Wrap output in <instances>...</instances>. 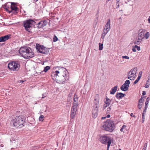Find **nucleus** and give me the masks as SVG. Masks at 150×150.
<instances>
[{"mask_svg":"<svg viewBox=\"0 0 150 150\" xmlns=\"http://www.w3.org/2000/svg\"><path fill=\"white\" fill-rule=\"evenodd\" d=\"M68 73L67 71L65 69L61 67H59L58 71H56L54 72L51 76L53 75L56 76L55 80L57 82L61 83H63L67 79V74Z\"/></svg>","mask_w":150,"mask_h":150,"instance_id":"f257e3e1","label":"nucleus"},{"mask_svg":"<svg viewBox=\"0 0 150 150\" xmlns=\"http://www.w3.org/2000/svg\"><path fill=\"white\" fill-rule=\"evenodd\" d=\"M109 105L108 104H106L105 103V104L103 105V109L104 110Z\"/></svg>","mask_w":150,"mask_h":150,"instance_id":"79ce46f5","label":"nucleus"},{"mask_svg":"<svg viewBox=\"0 0 150 150\" xmlns=\"http://www.w3.org/2000/svg\"><path fill=\"white\" fill-rule=\"evenodd\" d=\"M125 96L126 94H124L122 93H116L115 97L117 99H120Z\"/></svg>","mask_w":150,"mask_h":150,"instance_id":"dca6fc26","label":"nucleus"},{"mask_svg":"<svg viewBox=\"0 0 150 150\" xmlns=\"http://www.w3.org/2000/svg\"><path fill=\"white\" fill-rule=\"evenodd\" d=\"M36 23V22L34 20L29 19L28 20L24 21L23 25L25 30L30 32L29 28L31 27L33 24Z\"/></svg>","mask_w":150,"mask_h":150,"instance_id":"0eeeda50","label":"nucleus"},{"mask_svg":"<svg viewBox=\"0 0 150 150\" xmlns=\"http://www.w3.org/2000/svg\"><path fill=\"white\" fill-rule=\"evenodd\" d=\"M142 99H144L146 97V96H142ZM143 100H144V99H143Z\"/></svg>","mask_w":150,"mask_h":150,"instance_id":"4d7b16f0","label":"nucleus"},{"mask_svg":"<svg viewBox=\"0 0 150 150\" xmlns=\"http://www.w3.org/2000/svg\"><path fill=\"white\" fill-rule=\"evenodd\" d=\"M53 41L54 42H55L57 40L58 38L56 36H54V37L53 39Z\"/></svg>","mask_w":150,"mask_h":150,"instance_id":"c9c22d12","label":"nucleus"},{"mask_svg":"<svg viewBox=\"0 0 150 150\" xmlns=\"http://www.w3.org/2000/svg\"><path fill=\"white\" fill-rule=\"evenodd\" d=\"M40 22L41 23L40 26L39 27L40 28L45 26L47 24V21L45 20L42 21H40Z\"/></svg>","mask_w":150,"mask_h":150,"instance_id":"6ab92c4d","label":"nucleus"},{"mask_svg":"<svg viewBox=\"0 0 150 150\" xmlns=\"http://www.w3.org/2000/svg\"><path fill=\"white\" fill-rule=\"evenodd\" d=\"M116 0L117 2H119V1H120V0Z\"/></svg>","mask_w":150,"mask_h":150,"instance_id":"69168bd1","label":"nucleus"},{"mask_svg":"<svg viewBox=\"0 0 150 150\" xmlns=\"http://www.w3.org/2000/svg\"><path fill=\"white\" fill-rule=\"evenodd\" d=\"M110 19H108L107 23H106L105 27V29H106V28H108L109 29V30H110Z\"/></svg>","mask_w":150,"mask_h":150,"instance_id":"aec40b11","label":"nucleus"},{"mask_svg":"<svg viewBox=\"0 0 150 150\" xmlns=\"http://www.w3.org/2000/svg\"><path fill=\"white\" fill-rule=\"evenodd\" d=\"M117 86L116 85L112 87L110 91V94H114L117 90Z\"/></svg>","mask_w":150,"mask_h":150,"instance_id":"a211bd4d","label":"nucleus"},{"mask_svg":"<svg viewBox=\"0 0 150 150\" xmlns=\"http://www.w3.org/2000/svg\"><path fill=\"white\" fill-rule=\"evenodd\" d=\"M10 35H7L4 36H1L0 38L2 42H4L9 39L10 38Z\"/></svg>","mask_w":150,"mask_h":150,"instance_id":"f3484780","label":"nucleus"},{"mask_svg":"<svg viewBox=\"0 0 150 150\" xmlns=\"http://www.w3.org/2000/svg\"><path fill=\"white\" fill-rule=\"evenodd\" d=\"M114 122L110 120H107L104 122L102 127V129L110 132H112L115 129V125Z\"/></svg>","mask_w":150,"mask_h":150,"instance_id":"7ed1b4c3","label":"nucleus"},{"mask_svg":"<svg viewBox=\"0 0 150 150\" xmlns=\"http://www.w3.org/2000/svg\"><path fill=\"white\" fill-rule=\"evenodd\" d=\"M100 142L103 144H108L109 142L111 143V140L110 137L107 136H103L100 137Z\"/></svg>","mask_w":150,"mask_h":150,"instance_id":"9b49d317","label":"nucleus"},{"mask_svg":"<svg viewBox=\"0 0 150 150\" xmlns=\"http://www.w3.org/2000/svg\"><path fill=\"white\" fill-rule=\"evenodd\" d=\"M145 115H144V113H142V123H143L144 122V119H145Z\"/></svg>","mask_w":150,"mask_h":150,"instance_id":"e433bc0d","label":"nucleus"},{"mask_svg":"<svg viewBox=\"0 0 150 150\" xmlns=\"http://www.w3.org/2000/svg\"><path fill=\"white\" fill-rule=\"evenodd\" d=\"M98 17H96L94 21V23L95 24V25H96L97 23L98 22Z\"/></svg>","mask_w":150,"mask_h":150,"instance_id":"7c9ffc66","label":"nucleus"},{"mask_svg":"<svg viewBox=\"0 0 150 150\" xmlns=\"http://www.w3.org/2000/svg\"><path fill=\"white\" fill-rule=\"evenodd\" d=\"M146 91H143L142 92V94L144 96L146 94Z\"/></svg>","mask_w":150,"mask_h":150,"instance_id":"3c124183","label":"nucleus"},{"mask_svg":"<svg viewBox=\"0 0 150 150\" xmlns=\"http://www.w3.org/2000/svg\"><path fill=\"white\" fill-rule=\"evenodd\" d=\"M149 32H147L145 34L144 37L146 38V39H147L149 37Z\"/></svg>","mask_w":150,"mask_h":150,"instance_id":"cd10ccee","label":"nucleus"},{"mask_svg":"<svg viewBox=\"0 0 150 150\" xmlns=\"http://www.w3.org/2000/svg\"><path fill=\"white\" fill-rule=\"evenodd\" d=\"M145 31V30L143 29H141L139 30L138 38L139 40L142 41V39L144 38V34Z\"/></svg>","mask_w":150,"mask_h":150,"instance_id":"ddd939ff","label":"nucleus"},{"mask_svg":"<svg viewBox=\"0 0 150 150\" xmlns=\"http://www.w3.org/2000/svg\"><path fill=\"white\" fill-rule=\"evenodd\" d=\"M137 69L136 67L132 69L130 71L128 72L127 76H132V77H136V74L137 73Z\"/></svg>","mask_w":150,"mask_h":150,"instance_id":"4468645a","label":"nucleus"},{"mask_svg":"<svg viewBox=\"0 0 150 150\" xmlns=\"http://www.w3.org/2000/svg\"><path fill=\"white\" fill-rule=\"evenodd\" d=\"M126 126L125 125H123L122 127V128H123L124 129H125V128H126Z\"/></svg>","mask_w":150,"mask_h":150,"instance_id":"864d4df0","label":"nucleus"},{"mask_svg":"<svg viewBox=\"0 0 150 150\" xmlns=\"http://www.w3.org/2000/svg\"><path fill=\"white\" fill-rule=\"evenodd\" d=\"M135 77H132V76H128V79H129L131 80H133L134 79Z\"/></svg>","mask_w":150,"mask_h":150,"instance_id":"72a5a7b5","label":"nucleus"},{"mask_svg":"<svg viewBox=\"0 0 150 150\" xmlns=\"http://www.w3.org/2000/svg\"><path fill=\"white\" fill-rule=\"evenodd\" d=\"M16 3L11 2V10H9V13H12L13 14H17L19 11V8L17 7Z\"/></svg>","mask_w":150,"mask_h":150,"instance_id":"9d476101","label":"nucleus"},{"mask_svg":"<svg viewBox=\"0 0 150 150\" xmlns=\"http://www.w3.org/2000/svg\"><path fill=\"white\" fill-rule=\"evenodd\" d=\"M99 50H101L103 48V44L99 43Z\"/></svg>","mask_w":150,"mask_h":150,"instance_id":"c756f323","label":"nucleus"},{"mask_svg":"<svg viewBox=\"0 0 150 150\" xmlns=\"http://www.w3.org/2000/svg\"><path fill=\"white\" fill-rule=\"evenodd\" d=\"M142 104H140L139 103H138V108H139V109H140L142 108Z\"/></svg>","mask_w":150,"mask_h":150,"instance_id":"4c0bfd02","label":"nucleus"},{"mask_svg":"<svg viewBox=\"0 0 150 150\" xmlns=\"http://www.w3.org/2000/svg\"><path fill=\"white\" fill-rule=\"evenodd\" d=\"M109 30H110L108 28H106V29L104 28L103 33H105L106 34Z\"/></svg>","mask_w":150,"mask_h":150,"instance_id":"bb28decb","label":"nucleus"},{"mask_svg":"<svg viewBox=\"0 0 150 150\" xmlns=\"http://www.w3.org/2000/svg\"><path fill=\"white\" fill-rule=\"evenodd\" d=\"M130 83V81L129 80H126L125 83L121 87V90L125 91H127L128 89Z\"/></svg>","mask_w":150,"mask_h":150,"instance_id":"f8f14e48","label":"nucleus"},{"mask_svg":"<svg viewBox=\"0 0 150 150\" xmlns=\"http://www.w3.org/2000/svg\"><path fill=\"white\" fill-rule=\"evenodd\" d=\"M115 150H121V149H115Z\"/></svg>","mask_w":150,"mask_h":150,"instance_id":"338daca9","label":"nucleus"},{"mask_svg":"<svg viewBox=\"0 0 150 150\" xmlns=\"http://www.w3.org/2000/svg\"><path fill=\"white\" fill-rule=\"evenodd\" d=\"M111 100L108 98L106 97V100L105 101V103L106 104H108L109 105L110 104V102Z\"/></svg>","mask_w":150,"mask_h":150,"instance_id":"412c9836","label":"nucleus"},{"mask_svg":"<svg viewBox=\"0 0 150 150\" xmlns=\"http://www.w3.org/2000/svg\"><path fill=\"white\" fill-rule=\"evenodd\" d=\"M144 101V100H142V97H141V98L139 100V103H142Z\"/></svg>","mask_w":150,"mask_h":150,"instance_id":"58836bf2","label":"nucleus"},{"mask_svg":"<svg viewBox=\"0 0 150 150\" xmlns=\"http://www.w3.org/2000/svg\"><path fill=\"white\" fill-rule=\"evenodd\" d=\"M106 35L105 33H102V34L101 37V38L102 39H104V38H105V35Z\"/></svg>","mask_w":150,"mask_h":150,"instance_id":"a19ab883","label":"nucleus"},{"mask_svg":"<svg viewBox=\"0 0 150 150\" xmlns=\"http://www.w3.org/2000/svg\"><path fill=\"white\" fill-rule=\"evenodd\" d=\"M36 48L39 52L42 54H47L49 52V49H47L42 45L41 46L39 44H36Z\"/></svg>","mask_w":150,"mask_h":150,"instance_id":"6e6552de","label":"nucleus"},{"mask_svg":"<svg viewBox=\"0 0 150 150\" xmlns=\"http://www.w3.org/2000/svg\"><path fill=\"white\" fill-rule=\"evenodd\" d=\"M111 143L109 142L108 143V144H107V150H109V149Z\"/></svg>","mask_w":150,"mask_h":150,"instance_id":"37998d69","label":"nucleus"},{"mask_svg":"<svg viewBox=\"0 0 150 150\" xmlns=\"http://www.w3.org/2000/svg\"><path fill=\"white\" fill-rule=\"evenodd\" d=\"M130 116L131 117H134V118H135L136 117V116L135 115H133V114L132 113H131L130 114Z\"/></svg>","mask_w":150,"mask_h":150,"instance_id":"de8ad7c7","label":"nucleus"},{"mask_svg":"<svg viewBox=\"0 0 150 150\" xmlns=\"http://www.w3.org/2000/svg\"><path fill=\"white\" fill-rule=\"evenodd\" d=\"M132 50L134 52H136V50L135 49V48H132Z\"/></svg>","mask_w":150,"mask_h":150,"instance_id":"8fccbe9b","label":"nucleus"},{"mask_svg":"<svg viewBox=\"0 0 150 150\" xmlns=\"http://www.w3.org/2000/svg\"><path fill=\"white\" fill-rule=\"evenodd\" d=\"M141 77V76H139L137 78L136 80L134 82V84H136V83H138V82L139 81V80Z\"/></svg>","mask_w":150,"mask_h":150,"instance_id":"5701e85b","label":"nucleus"},{"mask_svg":"<svg viewBox=\"0 0 150 150\" xmlns=\"http://www.w3.org/2000/svg\"><path fill=\"white\" fill-rule=\"evenodd\" d=\"M8 67L11 70L13 71H18L20 68V65L17 61H12L8 64Z\"/></svg>","mask_w":150,"mask_h":150,"instance_id":"20e7f679","label":"nucleus"},{"mask_svg":"<svg viewBox=\"0 0 150 150\" xmlns=\"http://www.w3.org/2000/svg\"><path fill=\"white\" fill-rule=\"evenodd\" d=\"M0 146L1 147H3L4 146V145L3 144H1L0 145Z\"/></svg>","mask_w":150,"mask_h":150,"instance_id":"052dcab7","label":"nucleus"},{"mask_svg":"<svg viewBox=\"0 0 150 150\" xmlns=\"http://www.w3.org/2000/svg\"><path fill=\"white\" fill-rule=\"evenodd\" d=\"M94 105L93 106V108L92 112V117L94 118H96L98 115V108L99 106V101L96 98H95L94 101Z\"/></svg>","mask_w":150,"mask_h":150,"instance_id":"423d86ee","label":"nucleus"},{"mask_svg":"<svg viewBox=\"0 0 150 150\" xmlns=\"http://www.w3.org/2000/svg\"><path fill=\"white\" fill-rule=\"evenodd\" d=\"M150 100V98L148 97L146 99V102H145V105H148V104L149 103V101Z\"/></svg>","mask_w":150,"mask_h":150,"instance_id":"c85d7f7f","label":"nucleus"},{"mask_svg":"<svg viewBox=\"0 0 150 150\" xmlns=\"http://www.w3.org/2000/svg\"><path fill=\"white\" fill-rule=\"evenodd\" d=\"M20 55L25 58H31L34 57V53L30 47H22L19 50Z\"/></svg>","mask_w":150,"mask_h":150,"instance_id":"f03ea898","label":"nucleus"},{"mask_svg":"<svg viewBox=\"0 0 150 150\" xmlns=\"http://www.w3.org/2000/svg\"><path fill=\"white\" fill-rule=\"evenodd\" d=\"M141 41V40H139L138 39V40H135V41H134V44H137L138 45H139L141 41Z\"/></svg>","mask_w":150,"mask_h":150,"instance_id":"a878e982","label":"nucleus"},{"mask_svg":"<svg viewBox=\"0 0 150 150\" xmlns=\"http://www.w3.org/2000/svg\"><path fill=\"white\" fill-rule=\"evenodd\" d=\"M126 130V129H124L123 128H121L120 129V131L122 132H125Z\"/></svg>","mask_w":150,"mask_h":150,"instance_id":"49530a36","label":"nucleus"},{"mask_svg":"<svg viewBox=\"0 0 150 150\" xmlns=\"http://www.w3.org/2000/svg\"><path fill=\"white\" fill-rule=\"evenodd\" d=\"M106 117H107L108 118H109L110 117V115H108Z\"/></svg>","mask_w":150,"mask_h":150,"instance_id":"13d9d810","label":"nucleus"},{"mask_svg":"<svg viewBox=\"0 0 150 150\" xmlns=\"http://www.w3.org/2000/svg\"><path fill=\"white\" fill-rule=\"evenodd\" d=\"M111 107V106H110V107L107 108V113H110V111L111 110V108H110Z\"/></svg>","mask_w":150,"mask_h":150,"instance_id":"f704fd0d","label":"nucleus"},{"mask_svg":"<svg viewBox=\"0 0 150 150\" xmlns=\"http://www.w3.org/2000/svg\"><path fill=\"white\" fill-rule=\"evenodd\" d=\"M148 22L149 23H150V18H149L148 19Z\"/></svg>","mask_w":150,"mask_h":150,"instance_id":"bf43d9fd","label":"nucleus"},{"mask_svg":"<svg viewBox=\"0 0 150 150\" xmlns=\"http://www.w3.org/2000/svg\"><path fill=\"white\" fill-rule=\"evenodd\" d=\"M50 67L49 66H46L44 68V69L43 70V71H42V72H43V71L45 72H47V71L50 69Z\"/></svg>","mask_w":150,"mask_h":150,"instance_id":"4be33fe9","label":"nucleus"},{"mask_svg":"<svg viewBox=\"0 0 150 150\" xmlns=\"http://www.w3.org/2000/svg\"><path fill=\"white\" fill-rule=\"evenodd\" d=\"M148 105H145V106L144 107V110H146V109H147V108H148Z\"/></svg>","mask_w":150,"mask_h":150,"instance_id":"09e8293b","label":"nucleus"},{"mask_svg":"<svg viewBox=\"0 0 150 150\" xmlns=\"http://www.w3.org/2000/svg\"><path fill=\"white\" fill-rule=\"evenodd\" d=\"M149 81H148V80L146 83L145 87L146 88H148L149 87Z\"/></svg>","mask_w":150,"mask_h":150,"instance_id":"2f4dec72","label":"nucleus"},{"mask_svg":"<svg viewBox=\"0 0 150 150\" xmlns=\"http://www.w3.org/2000/svg\"><path fill=\"white\" fill-rule=\"evenodd\" d=\"M142 71H140L139 73V76H142Z\"/></svg>","mask_w":150,"mask_h":150,"instance_id":"5fc2aeb1","label":"nucleus"},{"mask_svg":"<svg viewBox=\"0 0 150 150\" xmlns=\"http://www.w3.org/2000/svg\"><path fill=\"white\" fill-rule=\"evenodd\" d=\"M146 110H143V113H144V115H145L146 114Z\"/></svg>","mask_w":150,"mask_h":150,"instance_id":"6e6d98bb","label":"nucleus"},{"mask_svg":"<svg viewBox=\"0 0 150 150\" xmlns=\"http://www.w3.org/2000/svg\"><path fill=\"white\" fill-rule=\"evenodd\" d=\"M147 142L145 143L144 145L143 148H144L145 149H146V147L147 146Z\"/></svg>","mask_w":150,"mask_h":150,"instance_id":"a18cd8bd","label":"nucleus"},{"mask_svg":"<svg viewBox=\"0 0 150 150\" xmlns=\"http://www.w3.org/2000/svg\"><path fill=\"white\" fill-rule=\"evenodd\" d=\"M78 96L76 95H74V100L75 102H77L78 101Z\"/></svg>","mask_w":150,"mask_h":150,"instance_id":"393cba45","label":"nucleus"},{"mask_svg":"<svg viewBox=\"0 0 150 150\" xmlns=\"http://www.w3.org/2000/svg\"><path fill=\"white\" fill-rule=\"evenodd\" d=\"M20 81V83L21 82H22V83H23L24 82V81H23V80H21Z\"/></svg>","mask_w":150,"mask_h":150,"instance_id":"680f3d73","label":"nucleus"},{"mask_svg":"<svg viewBox=\"0 0 150 150\" xmlns=\"http://www.w3.org/2000/svg\"><path fill=\"white\" fill-rule=\"evenodd\" d=\"M44 116L42 115H40L39 117V120L40 121H43V118H44Z\"/></svg>","mask_w":150,"mask_h":150,"instance_id":"473e14b6","label":"nucleus"},{"mask_svg":"<svg viewBox=\"0 0 150 150\" xmlns=\"http://www.w3.org/2000/svg\"><path fill=\"white\" fill-rule=\"evenodd\" d=\"M44 98V97H43H43H42V98Z\"/></svg>","mask_w":150,"mask_h":150,"instance_id":"774afa93","label":"nucleus"},{"mask_svg":"<svg viewBox=\"0 0 150 150\" xmlns=\"http://www.w3.org/2000/svg\"><path fill=\"white\" fill-rule=\"evenodd\" d=\"M122 57L123 59H129V57L126 56H122Z\"/></svg>","mask_w":150,"mask_h":150,"instance_id":"c03bdc74","label":"nucleus"},{"mask_svg":"<svg viewBox=\"0 0 150 150\" xmlns=\"http://www.w3.org/2000/svg\"><path fill=\"white\" fill-rule=\"evenodd\" d=\"M142 150H146V149H145L144 148H143V149H142Z\"/></svg>","mask_w":150,"mask_h":150,"instance_id":"0e129e2a","label":"nucleus"},{"mask_svg":"<svg viewBox=\"0 0 150 150\" xmlns=\"http://www.w3.org/2000/svg\"><path fill=\"white\" fill-rule=\"evenodd\" d=\"M11 2H8L6 4H4L2 6L6 10V11H8L9 13L10 8H11Z\"/></svg>","mask_w":150,"mask_h":150,"instance_id":"2eb2a0df","label":"nucleus"},{"mask_svg":"<svg viewBox=\"0 0 150 150\" xmlns=\"http://www.w3.org/2000/svg\"><path fill=\"white\" fill-rule=\"evenodd\" d=\"M119 2H117L114 5V8H118L119 6Z\"/></svg>","mask_w":150,"mask_h":150,"instance_id":"b1692460","label":"nucleus"},{"mask_svg":"<svg viewBox=\"0 0 150 150\" xmlns=\"http://www.w3.org/2000/svg\"><path fill=\"white\" fill-rule=\"evenodd\" d=\"M78 106V103L77 102L73 103V106L72 107L71 110L70 115L71 119H73L74 117Z\"/></svg>","mask_w":150,"mask_h":150,"instance_id":"1a4fd4ad","label":"nucleus"},{"mask_svg":"<svg viewBox=\"0 0 150 150\" xmlns=\"http://www.w3.org/2000/svg\"><path fill=\"white\" fill-rule=\"evenodd\" d=\"M135 48H136L137 49V50L138 51H139L140 50V47L139 46H138L137 45H135Z\"/></svg>","mask_w":150,"mask_h":150,"instance_id":"ea45409f","label":"nucleus"},{"mask_svg":"<svg viewBox=\"0 0 150 150\" xmlns=\"http://www.w3.org/2000/svg\"><path fill=\"white\" fill-rule=\"evenodd\" d=\"M41 23L40 21L38 24L37 25H38V26H40V25H41ZM38 27H39V26H38Z\"/></svg>","mask_w":150,"mask_h":150,"instance_id":"603ef678","label":"nucleus"},{"mask_svg":"<svg viewBox=\"0 0 150 150\" xmlns=\"http://www.w3.org/2000/svg\"><path fill=\"white\" fill-rule=\"evenodd\" d=\"M107 117H102V119H104V118H106Z\"/></svg>","mask_w":150,"mask_h":150,"instance_id":"e2e57ef3","label":"nucleus"},{"mask_svg":"<svg viewBox=\"0 0 150 150\" xmlns=\"http://www.w3.org/2000/svg\"><path fill=\"white\" fill-rule=\"evenodd\" d=\"M25 121V119L22 118L19 116H16L15 119L12 120L11 123L13 124V125L18 127L19 126L23 125Z\"/></svg>","mask_w":150,"mask_h":150,"instance_id":"39448f33","label":"nucleus"}]
</instances>
